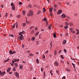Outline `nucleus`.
<instances>
[{"mask_svg":"<svg viewBox=\"0 0 79 79\" xmlns=\"http://www.w3.org/2000/svg\"><path fill=\"white\" fill-rule=\"evenodd\" d=\"M33 15V12L32 11L30 10L29 11V14H27L28 16H31Z\"/></svg>","mask_w":79,"mask_h":79,"instance_id":"obj_1","label":"nucleus"},{"mask_svg":"<svg viewBox=\"0 0 79 79\" xmlns=\"http://www.w3.org/2000/svg\"><path fill=\"white\" fill-rule=\"evenodd\" d=\"M19 61V59H14V60H12V63H15V62H16L17 61V62H18Z\"/></svg>","mask_w":79,"mask_h":79,"instance_id":"obj_2","label":"nucleus"},{"mask_svg":"<svg viewBox=\"0 0 79 79\" xmlns=\"http://www.w3.org/2000/svg\"><path fill=\"white\" fill-rule=\"evenodd\" d=\"M9 53H10V55H13V54L16 53V52L15 51H12V50H10L9 51Z\"/></svg>","mask_w":79,"mask_h":79,"instance_id":"obj_3","label":"nucleus"},{"mask_svg":"<svg viewBox=\"0 0 79 79\" xmlns=\"http://www.w3.org/2000/svg\"><path fill=\"white\" fill-rule=\"evenodd\" d=\"M15 74L16 77L18 78H19V73L17 72H15Z\"/></svg>","mask_w":79,"mask_h":79,"instance_id":"obj_4","label":"nucleus"},{"mask_svg":"<svg viewBox=\"0 0 79 79\" xmlns=\"http://www.w3.org/2000/svg\"><path fill=\"white\" fill-rule=\"evenodd\" d=\"M19 40H23L24 39V38L23 37H21V36H19L18 37Z\"/></svg>","mask_w":79,"mask_h":79,"instance_id":"obj_5","label":"nucleus"},{"mask_svg":"<svg viewBox=\"0 0 79 79\" xmlns=\"http://www.w3.org/2000/svg\"><path fill=\"white\" fill-rule=\"evenodd\" d=\"M62 13V10H59L57 12V14L58 15H60Z\"/></svg>","mask_w":79,"mask_h":79,"instance_id":"obj_6","label":"nucleus"},{"mask_svg":"<svg viewBox=\"0 0 79 79\" xmlns=\"http://www.w3.org/2000/svg\"><path fill=\"white\" fill-rule=\"evenodd\" d=\"M62 18H66V15H65V14H63L62 15Z\"/></svg>","mask_w":79,"mask_h":79,"instance_id":"obj_7","label":"nucleus"},{"mask_svg":"<svg viewBox=\"0 0 79 79\" xmlns=\"http://www.w3.org/2000/svg\"><path fill=\"white\" fill-rule=\"evenodd\" d=\"M54 64L56 66H58V64L57 62H55L54 63Z\"/></svg>","mask_w":79,"mask_h":79,"instance_id":"obj_8","label":"nucleus"},{"mask_svg":"<svg viewBox=\"0 0 79 79\" xmlns=\"http://www.w3.org/2000/svg\"><path fill=\"white\" fill-rule=\"evenodd\" d=\"M54 55L55 56V55H57V52H56V50H55L54 51Z\"/></svg>","mask_w":79,"mask_h":79,"instance_id":"obj_9","label":"nucleus"},{"mask_svg":"<svg viewBox=\"0 0 79 79\" xmlns=\"http://www.w3.org/2000/svg\"><path fill=\"white\" fill-rule=\"evenodd\" d=\"M23 66L22 65H20L19 68L20 69H23Z\"/></svg>","mask_w":79,"mask_h":79,"instance_id":"obj_10","label":"nucleus"},{"mask_svg":"<svg viewBox=\"0 0 79 79\" xmlns=\"http://www.w3.org/2000/svg\"><path fill=\"white\" fill-rule=\"evenodd\" d=\"M39 34V31L37 32L35 34V36H37L38 35V34Z\"/></svg>","mask_w":79,"mask_h":79,"instance_id":"obj_11","label":"nucleus"},{"mask_svg":"<svg viewBox=\"0 0 79 79\" xmlns=\"http://www.w3.org/2000/svg\"><path fill=\"white\" fill-rule=\"evenodd\" d=\"M53 35L54 38H56V33H54L53 34Z\"/></svg>","mask_w":79,"mask_h":79,"instance_id":"obj_12","label":"nucleus"},{"mask_svg":"<svg viewBox=\"0 0 79 79\" xmlns=\"http://www.w3.org/2000/svg\"><path fill=\"white\" fill-rule=\"evenodd\" d=\"M10 70H11V68H9L6 71L7 72H9V71H10Z\"/></svg>","mask_w":79,"mask_h":79,"instance_id":"obj_13","label":"nucleus"},{"mask_svg":"<svg viewBox=\"0 0 79 79\" xmlns=\"http://www.w3.org/2000/svg\"><path fill=\"white\" fill-rule=\"evenodd\" d=\"M63 44H66V40H64L63 42Z\"/></svg>","mask_w":79,"mask_h":79,"instance_id":"obj_14","label":"nucleus"},{"mask_svg":"<svg viewBox=\"0 0 79 79\" xmlns=\"http://www.w3.org/2000/svg\"><path fill=\"white\" fill-rule=\"evenodd\" d=\"M14 65L15 66V67H16V68H17V67H18V64L17 63H15Z\"/></svg>","mask_w":79,"mask_h":79,"instance_id":"obj_15","label":"nucleus"},{"mask_svg":"<svg viewBox=\"0 0 79 79\" xmlns=\"http://www.w3.org/2000/svg\"><path fill=\"white\" fill-rule=\"evenodd\" d=\"M23 14V15H25V14L26 13V12L25 11V10H23L22 11Z\"/></svg>","mask_w":79,"mask_h":79,"instance_id":"obj_16","label":"nucleus"},{"mask_svg":"<svg viewBox=\"0 0 79 79\" xmlns=\"http://www.w3.org/2000/svg\"><path fill=\"white\" fill-rule=\"evenodd\" d=\"M49 11H50V12H51V13L52 11H53V8H50L49 9Z\"/></svg>","mask_w":79,"mask_h":79,"instance_id":"obj_17","label":"nucleus"},{"mask_svg":"<svg viewBox=\"0 0 79 79\" xmlns=\"http://www.w3.org/2000/svg\"><path fill=\"white\" fill-rule=\"evenodd\" d=\"M41 13V12L39 10L38 12L37 13V15H40Z\"/></svg>","mask_w":79,"mask_h":79,"instance_id":"obj_18","label":"nucleus"},{"mask_svg":"<svg viewBox=\"0 0 79 79\" xmlns=\"http://www.w3.org/2000/svg\"><path fill=\"white\" fill-rule=\"evenodd\" d=\"M12 8L13 10H15V6H12Z\"/></svg>","mask_w":79,"mask_h":79,"instance_id":"obj_19","label":"nucleus"},{"mask_svg":"<svg viewBox=\"0 0 79 79\" xmlns=\"http://www.w3.org/2000/svg\"><path fill=\"white\" fill-rule=\"evenodd\" d=\"M36 61L37 63H38V64L39 63V59H37L36 60Z\"/></svg>","mask_w":79,"mask_h":79,"instance_id":"obj_20","label":"nucleus"},{"mask_svg":"<svg viewBox=\"0 0 79 79\" xmlns=\"http://www.w3.org/2000/svg\"><path fill=\"white\" fill-rule=\"evenodd\" d=\"M66 70L67 71H69V72H70V71H71V70H70V69H66Z\"/></svg>","mask_w":79,"mask_h":79,"instance_id":"obj_21","label":"nucleus"},{"mask_svg":"<svg viewBox=\"0 0 79 79\" xmlns=\"http://www.w3.org/2000/svg\"><path fill=\"white\" fill-rule=\"evenodd\" d=\"M64 27L65 29H68V26H65Z\"/></svg>","mask_w":79,"mask_h":79,"instance_id":"obj_22","label":"nucleus"},{"mask_svg":"<svg viewBox=\"0 0 79 79\" xmlns=\"http://www.w3.org/2000/svg\"><path fill=\"white\" fill-rule=\"evenodd\" d=\"M31 40L32 41H34V40H35V37H33L32 38Z\"/></svg>","mask_w":79,"mask_h":79,"instance_id":"obj_23","label":"nucleus"},{"mask_svg":"<svg viewBox=\"0 0 79 79\" xmlns=\"http://www.w3.org/2000/svg\"><path fill=\"white\" fill-rule=\"evenodd\" d=\"M10 60V59H7V60H5V62H8Z\"/></svg>","mask_w":79,"mask_h":79,"instance_id":"obj_24","label":"nucleus"},{"mask_svg":"<svg viewBox=\"0 0 79 79\" xmlns=\"http://www.w3.org/2000/svg\"><path fill=\"white\" fill-rule=\"evenodd\" d=\"M26 23H22L23 26H26Z\"/></svg>","mask_w":79,"mask_h":79,"instance_id":"obj_25","label":"nucleus"},{"mask_svg":"<svg viewBox=\"0 0 79 79\" xmlns=\"http://www.w3.org/2000/svg\"><path fill=\"white\" fill-rule=\"evenodd\" d=\"M43 12L44 13H45V11H46V10H45V8H43Z\"/></svg>","mask_w":79,"mask_h":79,"instance_id":"obj_26","label":"nucleus"},{"mask_svg":"<svg viewBox=\"0 0 79 79\" xmlns=\"http://www.w3.org/2000/svg\"><path fill=\"white\" fill-rule=\"evenodd\" d=\"M10 5L11 6H14V3H13V2L11 3V4H10Z\"/></svg>","mask_w":79,"mask_h":79,"instance_id":"obj_27","label":"nucleus"},{"mask_svg":"<svg viewBox=\"0 0 79 79\" xmlns=\"http://www.w3.org/2000/svg\"><path fill=\"white\" fill-rule=\"evenodd\" d=\"M43 58H45V56L44 54L43 55Z\"/></svg>","mask_w":79,"mask_h":79,"instance_id":"obj_28","label":"nucleus"},{"mask_svg":"<svg viewBox=\"0 0 79 79\" xmlns=\"http://www.w3.org/2000/svg\"><path fill=\"white\" fill-rule=\"evenodd\" d=\"M19 4L20 5H21L23 4V3H22L21 2H19Z\"/></svg>","mask_w":79,"mask_h":79,"instance_id":"obj_29","label":"nucleus"},{"mask_svg":"<svg viewBox=\"0 0 79 79\" xmlns=\"http://www.w3.org/2000/svg\"><path fill=\"white\" fill-rule=\"evenodd\" d=\"M6 73L5 71H3L2 73V75H3V74H5Z\"/></svg>","mask_w":79,"mask_h":79,"instance_id":"obj_30","label":"nucleus"},{"mask_svg":"<svg viewBox=\"0 0 79 79\" xmlns=\"http://www.w3.org/2000/svg\"><path fill=\"white\" fill-rule=\"evenodd\" d=\"M15 25H16V24H15L13 26H12V28H15Z\"/></svg>","mask_w":79,"mask_h":79,"instance_id":"obj_31","label":"nucleus"},{"mask_svg":"<svg viewBox=\"0 0 79 79\" xmlns=\"http://www.w3.org/2000/svg\"><path fill=\"white\" fill-rule=\"evenodd\" d=\"M49 29L50 30L51 29V25H49L48 27Z\"/></svg>","mask_w":79,"mask_h":79,"instance_id":"obj_32","label":"nucleus"},{"mask_svg":"<svg viewBox=\"0 0 79 79\" xmlns=\"http://www.w3.org/2000/svg\"><path fill=\"white\" fill-rule=\"evenodd\" d=\"M9 36V37H14V35H10Z\"/></svg>","mask_w":79,"mask_h":79,"instance_id":"obj_33","label":"nucleus"},{"mask_svg":"<svg viewBox=\"0 0 79 79\" xmlns=\"http://www.w3.org/2000/svg\"><path fill=\"white\" fill-rule=\"evenodd\" d=\"M22 34H23V32H21L19 33V35H22Z\"/></svg>","mask_w":79,"mask_h":79,"instance_id":"obj_34","label":"nucleus"},{"mask_svg":"<svg viewBox=\"0 0 79 79\" xmlns=\"http://www.w3.org/2000/svg\"><path fill=\"white\" fill-rule=\"evenodd\" d=\"M34 26H32L30 28L31 29H32V28H34Z\"/></svg>","mask_w":79,"mask_h":79,"instance_id":"obj_35","label":"nucleus"},{"mask_svg":"<svg viewBox=\"0 0 79 79\" xmlns=\"http://www.w3.org/2000/svg\"><path fill=\"white\" fill-rule=\"evenodd\" d=\"M60 57L62 58V59H64V57H63V55H61Z\"/></svg>","mask_w":79,"mask_h":79,"instance_id":"obj_36","label":"nucleus"},{"mask_svg":"<svg viewBox=\"0 0 79 79\" xmlns=\"http://www.w3.org/2000/svg\"><path fill=\"white\" fill-rule=\"evenodd\" d=\"M34 54H32V53H30L29 54L30 56H33L34 55Z\"/></svg>","mask_w":79,"mask_h":79,"instance_id":"obj_37","label":"nucleus"},{"mask_svg":"<svg viewBox=\"0 0 79 79\" xmlns=\"http://www.w3.org/2000/svg\"><path fill=\"white\" fill-rule=\"evenodd\" d=\"M41 72H42V71H44V69H43V68H41Z\"/></svg>","mask_w":79,"mask_h":79,"instance_id":"obj_38","label":"nucleus"},{"mask_svg":"<svg viewBox=\"0 0 79 79\" xmlns=\"http://www.w3.org/2000/svg\"><path fill=\"white\" fill-rule=\"evenodd\" d=\"M16 28H18V22H16Z\"/></svg>","mask_w":79,"mask_h":79,"instance_id":"obj_39","label":"nucleus"},{"mask_svg":"<svg viewBox=\"0 0 79 79\" xmlns=\"http://www.w3.org/2000/svg\"><path fill=\"white\" fill-rule=\"evenodd\" d=\"M64 52H65V53H66V52H67L66 50V49H64Z\"/></svg>","mask_w":79,"mask_h":79,"instance_id":"obj_40","label":"nucleus"},{"mask_svg":"<svg viewBox=\"0 0 79 79\" xmlns=\"http://www.w3.org/2000/svg\"><path fill=\"white\" fill-rule=\"evenodd\" d=\"M34 32H35L34 30H32V31H31V33H32V34H33V33H34Z\"/></svg>","mask_w":79,"mask_h":79,"instance_id":"obj_41","label":"nucleus"},{"mask_svg":"<svg viewBox=\"0 0 79 79\" xmlns=\"http://www.w3.org/2000/svg\"><path fill=\"white\" fill-rule=\"evenodd\" d=\"M44 20L45 21H47V19L45 17L44 19Z\"/></svg>","mask_w":79,"mask_h":79,"instance_id":"obj_42","label":"nucleus"},{"mask_svg":"<svg viewBox=\"0 0 79 79\" xmlns=\"http://www.w3.org/2000/svg\"><path fill=\"white\" fill-rule=\"evenodd\" d=\"M0 74H1V76H2V73L1 71H0Z\"/></svg>","mask_w":79,"mask_h":79,"instance_id":"obj_43","label":"nucleus"},{"mask_svg":"<svg viewBox=\"0 0 79 79\" xmlns=\"http://www.w3.org/2000/svg\"><path fill=\"white\" fill-rule=\"evenodd\" d=\"M57 7V6L56 5H54V8H56Z\"/></svg>","mask_w":79,"mask_h":79,"instance_id":"obj_44","label":"nucleus"},{"mask_svg":"<svg viewBox=\"0 0 79 79\" xmlns=\"http://www.w3.org/2000/svg\"><path fill=\"white\" fill-rule=\"evenodd\" d=\"M39 38H40V39H42V36L40 35L39 36Z\"/></svg>","mask_w":79,"mask_h":79,"instance_id":"obj_45","label":"nucleus"},{"mask_svg":"<svg viewBox=\"0 0 79 79\" xmlns=\"http://www.w3.org/2000/svg\"><path fill=\"white\" fill-rule=\"evenodd\" d=\"M65 35L66 36H68V33H66V34H65Z\"/></svg>","mask_w":79,"mask_h":79,"instance_id":"obj_46","label":"nucleus"},{"mask_svg":"<svg viewBox=\"0 0 79 79\" xmlns=\"http://www.w3.org/2000/svg\"><path fill=\"white\" fill-rule=\"evenodd\" d=\"M7 13H6V14L5 17H7Z\"/></svg>","mask_w":79,"mask_h":79,"instance_id":"obj_47","label":"nucleus"},{"mask_svg":"<svg viewBox=\"0 0 79 79\" xmlns=\"http://www.w3.org/2000/svg\"><path fill=\"white\" fill-rule=\"evenodd\" d=\"M73 24L72 23H70V26H73Z\"/></svg>","mask_w":79,"mask_h":79,"instance_id":"obj_48","label":"nucleus"},{"mask_svg":"<svg viewBox=\"0 0 79 79\" xmlns=\"http://www.w3.org/2000/svg\"><path fill=\"white\" fill-rule=\"evenodd\" d=\"M48 53V51H47L45 52V53Z\"/></svg>","mask_w":79,"mask_h":79,"instance_id":"obj_49","label":"nucleus"},{"mask_svg":"<svg viewBox=\"0 0 79 79\" xmlns=\"http://www.w3.org/2000/svg\"><path fill=\"white\" fill-rule=\"evenodd\" d=\"M9 74H12L13 73L12 72H9Z\"/></svg>","mask_w":79,"mask_h":79,"instance_id":"obj_50","label":"nucleus"},{"mask_svg":"<svg viewBox=\"0 0 79 79\" xmlns=\"http://www.w3.org/2000/svg\"><path fill=\"white\" fill-rule=\"evenodd\" d=\"M38 30V28H37V27H36L35 28V30L36 31L37 30Z\"/></svg>","mask_w":79,"mask_h":79,"instance_id":"obj_51","label":"nucleus"},{"mask_svg":"<svg viewBox=\"0 0 79 79\" xmlns=\"http://www.w3.org/2000/svg\"><path fill=\"white\" fill-rule=\"evenodd\" d=\"M11 65V66H14V64L12 63H11L10 64Z\"/></svg>","mask_w":79,"mask_h":79,"instance_id":"obj_52","label":"nucleus"},{"mask_svg":"<svg viewBox=\"0 0 79 79\" xmlns=\"http://www.w3.org/2000/svg\"><path fill=\"white\" fill-rule=\"evenodd\" d=\"M62 79H66V77H62Z\"/></svg>","mask_w":79,"mask_h":79,"instance_id":"obj_53","label":"nucleus"},{"mask_svg":"<svg viewBox=\"0 0 79 79\" xmlns=\"http://www.w3.org/2000/svg\"><path fill=\"white\" fill-rule=\"evenodd\" d=\"M79 34V31H77V34L78 35V34Z\"/></svg>","mask_w":79,"mask_h":79,"instance_id":"obj_54","label":"nucleus"},{"mask_svg":"<svg viewBox=\"0 0 79 79\" xmlns=\"http://www.w3.org/2000/svg\"><path fill=\"white\" fill-rule=\"evenodd\" d=\"M66 4H67L68 5H69V2H67Z\"/></svg>","mask_w":79,"mask_h":79,"instance_id":"obj_55","label":"nucleus"},{"mask_svg":"<svg viewBox=\"0 0 79 79\" xmlns=\"http://www.w3.org/2000/svg\"><path fill=\"white\" fill-rule=\"evenodd\" d=\"M17 18H20V15H19L17 16Z\"/></svg>","mask_w":79,"mask_h":79,"instance_id":"obj_56","label":"nucleus"},{"mask_svg":"<svg viewBox=\"0 0 79 79\" xmlns=\"http://www.w3.org/2000/svg\"><path fill=\"white\" fill-rule=\"evenodd\" d=\"M13 71H16V70H15V69H13Z\"/></svg>","mask_w":79,"mask_h":79,"instance_id":"obj_57","label":"nucleus"},{"mask_svg":"<svg viewBox=\"0 0 79 79\" xmlns=\"http://www.w3.org/2000/svg\"><path fill=\"white\" fill-rule=\"evenodd\" d=\"M61 50H60L59 51V53H61Z\"/></svg>","mask_w":79,"mask_h":79,"instance_id":"obj_58","label":"nucleus"},{"mask_svg":"<svg viewBox=\"0 0 79 79\" xmlns=\"http://www.w3.org/2000/svg\"><path fill=\"white\" fill-rule=\"evenodd\" d=\"M50 45L51 46H52V43L51 42V43H50Z\"/></svg>","mask_w":79,"mask_h":79,"instance_id":"obj_59","label":"nucleus"},{"mask_svg":"<svg viewBox=\"0 0 79 79\" xmlns=\"http://www.w3.org/2000/svg\"><path fill=\"white\" fill-rule=\"evenodd\" d=\"M50 73H52V70H50Z\"/></svg>","mask_w":79,"mask_h":79,"instance_id":"obj_60","label":"nucleus"},{"mask_svg":"<svg viewBox=\"0 0 79 79\" xmlns=\"http://www.w3.org/2000/svg\"><path fill=\"white\" fill-rule=\"evenodd\" d=\"M21 35V36H20V37H23V35Z\"/></svg>","mask_w":79,"mask_h":79,"instance_id":"obj_61","label":"nucleus"},{"mask_svg":"<svg viewBox=\"0 0 79 79\" xmlns=\"http://www.w3.org/2000/svg\"><path fill=\"white\" fill-rule=\"evenodd\" d=\"M36 44L39 45V42L38 41H37Z\"/></svg>","mask_w":79,"mask_h":79,"instance_id":"obj_62","label":"nucleus"},{"mask_svg":"<svg viewBox=\"0 0 79 79\" xmlns=\"http://www.w3.org/2000/svg\"><path fill=\"white\" fill-rule=\"evenodd\" d=\"M56 73H57V74H58V71L56 70Z\"/></svg>","mask_w":79,"mask_h":79,"instance_id":"obj_63","label":"nucleus"},{"mask_svg":"<svg viewBox=\"0 0 79 79\" xmlns=\"http://www.w3.org/2000/svg\"><path fill=\"white\" fill-rule=\"evenodd\" d=\"M61 63H63L64 62L63 60H61L60 61Z\"/></svg>","mask_w":79,"mask_h":79,"instance_id":"obj_64","label":"nucleus"}]
</instances>
